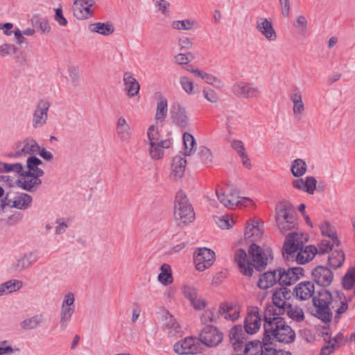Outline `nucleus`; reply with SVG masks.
I'll use <instances>...</instances> for the list:
<instances>
[{
    "label": "nucleus",
    "instance_id": "1",
    "mask_svg": "<svg viewBox=\"0 0 355 355\" xmlns=\"http://www.w3.org/2000/svg\"><path fill=\"white\" fill-rule=\"evenodd\" d=\"M264 317L263 328L264 337L263 343L266 345L272 341H277L283 343H291L295 338V333L293 329L286 324L281 315L271 317L270 312Z\"/></svg>",
    "mask_w": 355,
    "mask_h": 355
},
{
    "label": "nucleus",
    "instance_id": "2",
    "mask_svg": "<svg viewBox=\"0 0 355 355\" xmlns=\"http://www.w3.org/2000/svg\"><path fill=\"white\" fill-rule=\"evenodd\" d=\"M303 244L302 235L296 232L289 234L286 237L282 249L284 257L288 261L295 258L299 264L307 263L311 257V245L302 250Z\"/></svg>",
    "mask_w": 355,
    "mask_h": 355
},
{
    "label": "nucleus",
    "instance_id": "3",
    "mask_svg": "<svg viewBox=\"0 0 355 355\" xmlns=\"http://www.w3.org/2000/svg\"><path fill=\"white\" fill-rule=\"evenodd\" d=\"M332 295L324 286H315L312 284V305L315 307L314 315L324 323L331 322L333 315L329 309Z\"/></svg>",
    "mask_w": 355,
    "mask_h": 355
},
{
    "label": "nucleus",
    "instance_id": "4",
    "mask_svg": "<svg viewBox=\"0 0 355 355\" xmlns=\"http://www.w3.org/2000/svg\"><path fill=\"white\" fill-rule=\"evenodd\" d=\"M216 194L220 202L230 209L248 206L252 202L250 198L241 196L238 187L233 184H227L225 188L217 186Z\"/></svg>",
    "mask_w": 355,
    "mask_h": 355
},
{
    "label": "nucleus",
    "instance_id": "5",
    "mask_svg": "<svg viewBox=\"0 0 355 355\" xmlns=\"http://www.w3.org/2000/svg\"><path fill=\"white\" fill-rule=\"evenodd\" d=\"M275 221L279 230L282 232L295 227L296 221L293 214V207L291 202L284 200L277 204Z\"/></svg>",
    "mask_w": 355,
    "mask_h": 355
},
{
    "label": "nucleus",
    "instance_id": "6",
    "mask_svg": "<svg viewBox=\"0 0 355 355\" xmlns=\"http://www.w3.org/2000/svg\"><path fill=\"white\" fill-rule=\"evenodd\" d=\"M291 297V293L287 288H280L275 291L272 295V304H269L266 307L264 317L268 315V311L270 312L271 317L282 315L285 313V308L291 304L288 300Z\"/></svg>",
    "mask_w": 355,
    "mask_h": 355
},
{
    "label": "nucleus",
    "instance_id": "7",
    "mask_svg": "<svg viewBox=\"0 0 355 355\" xmlns=\"http://www.w3.org/2000/svg\"><path fill=\"white\" fill-rule=\"evenodd\" d=\"M174 217L176 220L182 223H191L195 217L193 209L187 196L182 191L178 192L175 196Z\"/></svg>",
    "mask_w": 355,
    "mask_h": 355
},
{
    "label": "nucleus",
    "instance_id": "8",
    "mask_svg": "<svg viewBox=\"0 0 355 355\" xmlns=\"http://www.w3.org/2000/svg\"><path fill=\"white\" fill-rule=\"evenodd\" d=\"M249 254L252 257V266L257 270H263L273 260L272 249L268 246H259L252 243L249 248Z\"/></svg>",
    "mask_w": 355,
    "mask_h": 355
},
{
    "label": "nucleus",
    "instance_id": "9",
    "mask_svg": "<svg viewBox=\"0 0 355 355\" xmlns=\"http://www.w3.org/2000/svg\"><path fill=\"white\" fill-rule=\"evenodd\" d=\"M39 150L40 146L35 140L26 138L16 143L15 151L8 153L7 157L10 158L24 157L35 154Z\"/></svg>",
    "mask_w": 355,
    "mask_h": 355
},
{
    "label": "nucleus",
    "instance_id": "10",
    "mask_svg": "<svg viewBox=\"0 0 355 355\" xmlns=\"http://www.w3.org/2000/svg\"><path fill=\"white\" fill-rule=\"evenodd\" d=\"M262 318L257 306H249L244 320V329L247 334H254L261 326Z\"/></svg>",
    "mask_w": 355,
    "mask_h": 355
},
{
    "label": "nucleus",
    "instance_id": "11",
    "mask_svg": "<svg viewBox=\"0 0 355 355\" xmlns=\"http://www.w3.org/2000/svg\"><path fill=\"white\" fill-rule=\"evenodd\" d=\"M33 198L26 193H17L12 197L6 194L3 205L10 208H15L19 210H26L31 207Z\"/></svg>",
    "mask_w": 355,
    "mask_h": 355
},
{
    "label": "nucleus",
    "instance_id": "12",
    "mask_svg": "<svg viewBox=\"0 0 355 355\" xmlns=\"http://www.w3.org/2000/svg\"><path fill=\"white\" fill-rule=\"evenodd\" d=\"M215 260V252L207 248H200L194 252L193 261L196 268L199 271H204L209 268Z\"/></svg>",
    "mask_w": 355,
    "mask_h": 355
},
{
    "label": "nucleus",
    "instance_id": "13",
    "mask_svg": "<svg viewBox=\"0 0 355 355\" xmlns=\"http://www.w3.org/2000/svg\"><path fill=\"white\" fill-rule=\"evenodd\" d=\"M200 349L199 340L193 337H187L173 345L174 352L179 355L195 354Z\"/></svg>",
    "mask_w": 355,
    "mask_h": 355
},
{
    "label": "nucleus",
    "instance_id": "14",
    "mask_svg": "<svg viewBox=\"0 0 355 355\" xmlns=\"http://www.w3.org/2000/svg\"><path fill=\"white\" fill-rule=\"evenodd\" d=\"M39 258V252L37 250L26 252L10 264L9 270L11 272H21L29 268Z\"/></svg>",
    "mask_w": 355,
    "mask_h": 355
},
{
    "label": "nucleus",
    "instance_id": "15",
    "mask_svg": "<svg viewBox=\"0 0 355 355\" xmlns=\"http://www.w3.org/2000/svg\"><path fill=\"white\" fill-rule=\"evenodd\" d=\"M277 270L280 285H291L304 276V269L301 267L279 268Z\"/></svg>",
    "mask_w": 355,
    "mask_h": 355
},
{
    "label": "nucleus",
    "instance_id": "16",
    "mask_svg": "<svg viewBox=\"0 0 355 355\" xmlns=\"http://www.w3.org/2000/svg\"><path fill=\"white\" fill-rule=\"evenodd\" d=\"M223 340V334L211 325L203 328L199 336V341L207 347L217 346Z\"/></svg>",
    "mask_w": 355,
    "mask_h": 355
},
{
    "label": "nucleus",
    "instance_id": "17",
    "mask_svg": "<svg viewBox=\"0 0 355 355\" xmlns=\"http://www.w3.org/2000/svg\"><path fill=\"white\" fill-rule=\"evenodd\" d=\"M172 121L176 125L187 128L189 125V116L186 108L179 102H174L170 109Z\"/></svg>",
    "mask_w": 355,
    "mask_h": 355
},
{
    "label": "nucleus",
    "instance_id": "18",
    "mask_svg": "<svg viewBox=\"0 0 355 355\" xmlns=\"http://www.w3.org/2000/svg\"><path fill=\"white\" fill-rule=\"evenodd\" d=\"M232 92L236 96L245 98H254L260 92L258 87L243 81L236 82L232 87Z\"/></svg>",
    "mask_w": 355,
    "mask_h": 355
},
{
    "label": "nucleus",
    "instance_id": "19",
    "mask_svg": "<svg viewBox=\"0 0 355 355\" xmlns=\"http://www.w3.org/2000/svg\"><path fill=\"white\" fill-rule=\"evenodd\" d=\"M51 103L49 101L42 99L37 103L33 112V125L34 128H41L45 125L48 119V112Z\"/></svg>",
    "mask_w": 355,
    "mask_h": 355
},
{
    "label": "nucleus",
    "instance_id": "20",
    "mask_svg": "<svg viewBox=\"0 0 355 355\" xmlns=\"http://www.w3.org/2000/svg\"><path fill=\"white\" fill-rule=\"evenodd\" d=\"M312 277L316 284L315 286L327 287L332 282L334 275L329 268L318 266L312 270Z\"/></svg>",
    "mask_w": 355,
    "mask_h": 355
},
{
    "label": "nucleus",
    "instance_id": "21",
    "mask_svg": "<svg viewBox=\"0 0 355 355\" xmlns=\"http://www.w3.org/2000/svg\"><path fill=\"white\" fill-rule=\"evenodd\" d=\"M256 28L268 42H275L277 38L272 21L267 18H257Z\"/></svg>",
    "mask_w": 355,
    "mask_h": 355
},
{
    "label": "nucleus",
    "instance_id": "22",
    "mask_svg": "<svg viewBox=\"0 0 355 355\" xmlns=\"http://www.w3.org/2000/svg\"><path fill=\"white\" fill-rule=\"evenodd\" d=\"M95 5L94 0H75L73 12L78 19H89L94 15L91 8Z\"/></svg>",
    "mask_w": 355,
    "mask_h": 355
},
{
    "label": "nucleus",
    "instance_id": "23",
    "mask_svg": "<svg viewBox=\"0 0 355 355\" xmlns=\"http://www.w3.org/2000/svg\"><path fill=\"white\" fill-rule=\"evenodd\" d=\"M234 261L237 263L240 272L246 276H252L253 273V267L252 263L248 259L246 252L243 249L236 250L234 254Z\"/></svg>",
    "mask_w": 355,
    "mask_h": 355
},
{
    "label": "nucleus",
    "instance_id": "24",
    "mask_svg": "<svg viewBox=\"0 0 355 355\" xmlns=\"http://www.w3.org/2000/svg\"><path fill=\"white\" fill-rule=\"evenodd\" d=\"M241 307L233 303L224 302L220 305L218 313L228 321H235L240 317Z\"/></svg>",
    "mask_w": 355,
    "mask_h": 355
},
{
    "label": "nucleus",
    "instance_id": "25",
    "mask_svg": "<svg viewBox=\"0 0 355 355\" xmlns=\"http://www.w3.org/2000/svg\"><path fill=\"white\" fill-rule=\"evenodd\" d=\"M262 234L263 225L261 222L254 218L248 220L244 232L246 239L257 241L261 237Z\"/></svg>",
    "mask_w": 355,
    "mask_h": 355
},
{
    "label": "nucleus",
    "instance_id": "26",
    "mask_svg": "<svg viewBox=\"0 0 355 355\" xmlns=\"http://www.w3.org/2000/svg\"><path fill=\"white\" fill-rule=\"evenodd\" d=\"M171 145L170 139L162 140L157 142L148 144V153L153 160L161 159L164 155V149L168 148Z\"/></svg>",
    "mask_w": 355,
    "mask_h": 355
},
{
    "label": "nucleus",
    "instance_id": "27",
    "mask_svg": "<svg viewBox=\"0 0 355 355\" xmlns=\"http://www.w3.org/2000/svg\"><path fill=\"white\" fill-rule=\"evenodd\" d=\"M123 82L124 85L123 90L129 98H132L139 94L140 85L131 73L125 72L123 73Z\"/></svg>",
    "mask_w": 355,
    "mask_h": 355
},
{
    "label": "nucleus",
    "instance_id": "28",
    "mask_svg": "<svg viewBox=\"0 0 355 355\" xmlns=\"http://www.w3.org/2000/svg\"><path fill=\"white\" fill-rule=\"evenodd\" d=\"M21 176L17 180L16 184L21 189L31 191L33 187L40 185L42 182L39 178L27 172L19 173Z\"/></svg>",
    "mask_w": 355,
    "mask_h": 355
},
{
    "label": "nucleus",
    "instance_id": "29",
    "mask_svg": "<svg viewBox=\"0 0 355 355\" xmlns=\"http://www.w3.org/2000/svg\"><path fill=\"white\" fill-rule=\"evenodd\" d=\"M186 164L184 154H180L173 157L171 164V175L174 179H180L183 176Z\"/></svg>",
    "mask_w": 355,
    "mask_h": 355
},
{
    "label": "nucleus",
    "instance_id": "30",
    "mask_svg": "<svg viewBox=\"0 0 355 355\" xmlns=\"http://www.w3.org/2000/svg\"><path fill=\"white\" fill-rule=\"evenodd\" d=\"M293 294L298 300H309L311 298V282L304 281L297 284L293 289Z\"/></svg>",
    "mask_w": 355,
    "mask_h": 355
},
{
    "label": "nucleus",
    "instance_id": "31",
    "mask_svg": "<svg viewBox=\"0 0 355 355\" xmlns=\"http://www.w3.org/2000/svg\"><path fill=\"white\" fill-rule=\"evenodd\" d=\"M277 270L268 271L262 274L258 281V286L261 289H268L278 282Z\"/></svg>",
    "mask_w": 355,
    "mask_h": 355
},
{
    "label": "nucleus",
    "instance_id": "32",
    "mask_svg": "<svg viewBox=\"0 0 355 355\" xmlns=\"http://www.w3.org/2000/svg\"><path fill=\"white\" fill-rule=\"evenodd\" d=\"M91 33L108 36L114 32V28L110 22H95L88 26Z\"/></svg>",
    "mask_w": 355,
    "mask_h": 355
},
{
    "label": "nucleus",
    "instance_id": "33",
    "mask_svg": "<svg viewBox=\"0 0 355 355\" xmlns=\"http://www.w3.org/2000/svg\"><path fill=\"white\" fill-rule=\"evenodd\" d=\"M291 101L293 104V111L294 116L296 119L300 120L304 112V106L300 92L294 90L291 95Z\"/></svg>",
    "mask_w": 355,
    "mask_h": 355
},
{
    "label": "nucleus",
    "instance_id": "34",
    "mask_svg": "<svg viewBox=\"0 0 355 355\" xmlns=\"http://www.w3.org/2000/svg\"><path fill=\"white\" fill-rule=\"evenodd\" d=\"M116 132L121 141H128L131 137L130 127L125 119L120 116L116 122Z\"/></svg>",
    "mask_w": 355,
    "mask_h": 355
},
{
    "label": "nucleus",
    "instance_id": "35",
    "mask_svg": "<svg viewBox=\"0 0 355 355\" xmlns=\"http://www.w3.org/2000/svg\"><path fill=\"white\" fill-rule=\"evenodd\" d=\"M75 310V308L61 305L59 321L61 331H64L68 327Z\"/></svg>",
    "mask_w": 355,
    "mask_h": 355
},
{
    "label": "nucleus",
    "instance_id": "36",
    "mask_svg": "<svg viewBox=\"0 0 355 355\" xmlns=\"http://www.w3.org/2000/svg\"><path fill=\"white\" fill-rule=\"evenodd\" d=\"M171 27L177 31H191L199 27L198 23L191 19L174 20L171 23Z\"/></svg>",
    "mask_w": 355,
    "mask_h": 355
},
{
    "label": "nucleus",
    "instance_id": "37",
    "mask_svg": "<svg viewBox=\"0 0 355 355\" xmlns=\"http://www.w3.org/2000/svg\"><path fill=\"white\" fill-rule=\"evenodd\" d=\"M23 282L18 279H10L4 283L0 284L1 296L8 295L21 289Z\"/></svg>",
    "mask_w": 355,
    "mask_h": 355
},
{
    "label": "nucleus",
    "instance_id": "38",
    "mask_svg": "<svg viewBox=\"0 0 355 355\" xmlns=\"http://www.w3.org/2000/svg\"><path fill=\"white\" fill-rule=\"evenodd\" d=\"M42 164V162L35 156H31L27 159L28 173L35 175L37 178H40L44 175L42 169L39 168V166Z\"/></svg>",
    "mask_w": 355,
    "mask_h": 355
},
{
    "label": "nucleus",
    "instance_id": "39",
    "mask_svg": "<svg viewBox=\"0 0 355 355\" xmlns=\"http://www.w3.org/2000/svg\"><path fill=\"white\" fill-rule=\"evenodd\" d=\"M319 228L322 235L329 237L333 241V244H336V246L340 245V241L336 235L334 227L329 222L325 221L321 223Z\"/></svg>",
    "mask_w": 355,
    "mask_h": 355
},
{
    "label": "nucleus",
    "instance_id": "40",
    "mask_svg": "<svg viewBox=\"0 0 355 355\" xmlns=\"http://www.w3.org/2000/svg\"><path fill=\"white\" fill-rule=\"evenodd\" d=\"M345 260V253L342 250H335L328 257L329 265L334 269L340 268Z\"/></svg>",
    "mask_w": 355,
    "mask_h": 355
},
{
    "label": "nucleus",
    "instance_id": "41",
    "mask_svg": "<svg viewBox=\"0 0 355 355\" xmlns=\"http://www.w3.org/2000/svg\"><path fill=\"white\" fill-rule=\"evenodd\" d=\"M164 330L170 336H174L180 332V326L173 315L166 317Z\"/></svg>",
    "mask_w": 355,
    "mask_h": 355
},
{
    "label": "nucleus",
    "instance_id": "42",
    "mask_svg": "<svg viewBox=\"0 0 355 355\" xmlns=\"http://www.w3.org/2000/svg\"><path fill=\"white\" fill-rule=\"evenodd\" d=\"M44 315L42 313L37 314L24 319L21 322V327L22 329L26 330L33 329L37 328L40 324H42L44 322Z\"/></svg>",
    "mask_w": 355,
    "mask_h": 355
},
{
    "label": "nucleus",
    "instance_id": "43",
    "mask_svg": "<svg viewBox=\"0 0 355 355\" xmlns=\"http://www.w3.org/2000/svg\"><path fill=\"white\" fill-rule=\"evenodd\" d=\"M334 245L336 244H333L331 240H322L317 246L312 245V259L316 254H323L332 251Z\"/></svg>",
    "mask_w": 355,
    "mask_h": 355
},
{
    "label": "nucleus",
    "instance_id": "44",
    "mask_svg": "<svg viewBox=\"0 0 355 355\" xmlns=\"http://www.w3.org/2000/svg\"><path fill=\"white\" fill-rule=\"evenodd\" d=\"M158 281L164 286H168L173 282V277L170 265L164 263L161 266Z\"/></svg>",
    "mask_w": 355,
    "mask_h": 355
},
{
    "label": "nucleus",
    "instance_id": "45",
    "mask_svg": "<svg viewBox=\"0 0 355 355\" xmlns=\"http://www.w3.org/2000/svg\"><path fill=\"white\" fill-rule=\"evenodd\" d=\"M168 112V102L164 97H161L157 103L155 119L163 122L165 120Z\"/></svg>",
    "mask_w": 355,
    "mask_h": 355
},
{
    "label": "nucleus",
    "instance_id": "46",
    "mask_svg": "<svg viewBox=\"0 0 355 355\" xmlns=\"http://www.w3.org/2000/svg\"><path fill=\"white\" fill-rule=\"evenodd\" d=\"M264 345L259 340H254L245 345L244 355H261Z\"/></svg>",
    "mask_w": 355,
    "mask_h": 355
},
{
    "label": "nucleus",
    "instance_id": "47",
    "mask_svg": "<svg viewBox=\"0 0 355 355\" xmlns=\"http://www.w3.org/2000/svg\"><path fill=\"white\" fill-rule=\"evenodd\" d=\"M180 84L182 89L188 95H193L197 92V86L191 78L186 76H182L180 78Z\"/></svg>",
    "mask_w": 355,
    "mask_h": 355
},
{
    "label": "nucleus",
    "instance_id": "48",
    "mask_svg": "<svg viewBox=\"0 0 355 355\" xmlns=\"http://www.w3.org/2000/svg\"><path fill=\"white\" fill-rule=\"evenodd\" d=\"M355 284V267L349 268L342 279V286L344 289L351 290Z\"/></svg>",
    "mask_w": 355,
    "mask_h": 355
},
{
    "label": "nucleus",
    "instance_id": "49",
    "mask_svg": "<svg viewBox=\"0 0 355 355\" xmlns=\"http://www.w3.org/2000/svg\"><path fill=\"white\" fill-rule=\"evenodd\" d=\"M183 143L185 148L186 155H190L193 154L196 150V142L195 138L192 135L188 132H184L183 135Z\"/></svg>",
    "mask_w": 355,
    "mask_h": 355
},
{
    "label": "nucleus",
    "instance_id": "50",
    "mask_svg": "<svg viewBox=\"0 0 355 355\" xmlns=\"http://www.w3.org/2000/svg\"><path fill=\"white\" fill-rule=\"evenodd\" d=\"M291 171L293 176L302 177L306 171V164L302 159H296L291 164Z\"/></svg>",
    "mask_w": 355,
    "mask_h": 355
},
{
    "label": "nucleus",
    "instance_id": "51",
    "mask_svg": "<svg viewBox=\"0 0 355 355\" xmlns=\"http://www.w3.org/2000/svg\"><path fill=\"white\" fill-rule=\"evenodd\" d=\"M285 313L296 321H301L304 319V312L301 308L296 305L289 304L285 308Z\"/></svg>",
    "mask_w": 355,
    "mask_h": 355
},
{
    "label": "nucleus",
    "instance_id": "52",
    "mask_svg": "<svg viewBox=\"0 0 355 355\" xmlns=\"http://www.w3.org/2000/svg\"><path fill=\"white\" fill-rule=\"evenodd\" d=\"M293 187L298 190L306 191L311 193V177H306L305 180L302 178L295 179L292 182Z\"/></svg>",
    "mask_w": 355,
    "mask_h": 355
},
{
    "label": "nucleus",
    "instance_id": "53",
    "mask_svg": "<svg viewBox=\"0 0 355 355\" xmlns=\"http://www.w3.org/2000/svg\"><path fill=\"white\" fill-rule=\"evenodd\" d=\"M293 26L299 35H304L307 31L308 21L304 16L300 15L297 17Z\"/></svg>",
    "mask_w": 355,
    "mask_h": 355
},
{
    "label": "nucleus",
    "instance_id": "54",
    "mask_svg": "<svg viewBox=\"0 0 355 355\" xmlns=\"http://www.w3.org/2000/svg\"><path fill=\"white\" fill-rule=\"evenodd\" d=\"M230 338L233 345L236 346V344H240L243 339V334L241 327L239 326L233 327L230 330ZM236 347H235V348Z\"/></svg>",
    "mask_w": 355,
    "mask_h": 355
},
{
    "label": "nucleus",
    "instance_id": "55",
    "mask_svg": "<svg viewBox=\"0 0 355 355\" xmlns=\"http://www.w3.org/2000/svg\"><path fill=\"white\" fill-rule=\"evenodd\" d=\"M17 51V48L12 44L3 43L0 45V57L6 58L15 55Z\"/></svg>",
    "mask_w": 355,
    "mask_h": 355
},
{
    "label": "nucleus",
    "instance_id": "56",
    "mask_svg": "<svg viewBox=\"0 0 355 355\" xmlns=\"http://www.w3.org/2000/svg\"><path fill=\"white\" fill-rule=\"evenodd\" d=\"M216 222L218 227L223 230L229 229L234 224L233 217L228 214L217 218Z\"/></svg>",
    "mask_w": 355,
    "mask_h": 355
},
{
    "label": "nucleus",
    "instance_id": "57",
    "mask_svg": "<svg viewBox=\"0 0 355 355\" xmlns=\"http://www.w3.org/2000/svg\"><path fill=\"white\" fill-rule=\"evenodd\" d=\"M182 292L189 301L198 295V289L193 285L185 284L182 287Z\"/></svg>",
    "mask_w": 355,
    "mask_h": 355
},
{
    "label": "nucleus",
    "instance_id": "58",
    "mask_svg": "<svg viewBox=\"0 0 355 355\" xmlns=\"http://www.w3.org/2000/svg\"><path fill=\"white\" fill-rule=\"evenodd\" d=\"M3 173H15L19 174L23 171V166L21 163H6L3 162Z\"/></svg>",
    "mask_w": 355,
    "mask_h": 355
},
{
    "label": "nucleus",
    "instance_id": "59",
    "mask_svg": "<svg viewBox=\"0 0 355 355\" xmlns=\"http://www.w3.org/2000/svg\"><path fill=\"white\" fill-rule=\"evenodd\" d=\"M217 319V314L215 309H208L202 314L200 320L202 323L207 324L215 322Z\"/></svg>",
    "mask_w": 355,
    "mask_h": 355
},
{
    "label": "nucleus",
    "instance_id": "60",
    "mask_svg": "<svg viewBox=\"0 0 355 355\" xmlns=\"http://www.w3.org/2000/svg\"><path fill=\"white\" fill-rule=\"evenodd\" d=\"M198 155L204 164H208L212 162V153L211 150L205 146H201L200 148Z\"/></svg>",
    "mask_w": 355,
    "mask_h": 355
},
{
    "label": "nucleus",
    "instance_id": "61",
    "mask_svg": "<svg viewBox=\"0 0 355 355\" xmlns=\"http://www.w3.org/2000/svg\"><path fill=\"white\" fill-rule=\"evenodd\" d=\"M194 59L192 53H179L174 57V60L178 64H187Z\"/></svg>",
    "mask_w": 355,
    "mask_h": 355
},
{
    "label": "nucleus",
    "instance_id": "62",
    "mask_svg": "<svg viewBox=\"0 0 355 355\" xmlns=\"http://www.w3.org/2000/svg\"><path fill=\"white\" fill-rule=\"evenodd\" d=\"M148 143L157 142L162 141L159 138V134L157 128L154 125H150L147 131Z\"/></svg>",
    "mask_w": 355,
    "mask_h": 355
},
{
    "label": "nucleus",
    "instance_id": "63",
    "mask_svg": "<svg viewBox=\"0 0 355 355\" xmlns=\"http://www.w3.org/2000/svg\"><path fill=\"white\" fill-rule=\"evenodd\" d=\"M348 342V338L345 337L342 331L338 332L334 338H331V343L338 349L345 345Z\"/></svg>",
    "mask_w": 355,
    "mask_h": 355
},
{
    "label": "nucleus",
    "instance_id": "64",
    "mask_svg": "<svg viewBox=\"0 0 355 355\" xmlns=\"http://www.w3.org/2000/svg\"><path fill=\"white\" fill-rule=\"evenodd\" d=\"M56 227L55 229V232L56 234H64L69 226L68 220L64 218H58L55 221Z\"/></svg>",
    "mask_w": 355,
    "mask_h": 355
}]
</instances>
